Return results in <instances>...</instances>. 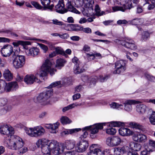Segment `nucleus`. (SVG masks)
I'll list each match as a JSON object with an SVG mask.
<instances>
[{"mask_svg": "<svg viewBox=\"0 0 155 155\" xmlns=\"http://www.w3.org/2000/svg\"><path fill=\"white\" fill-rule=\"evenodd\" d=\"M10 59L12 61L14 67L16 69L22 68L25 64V58L23 55L13 54L10 57Z\"/></svg>", "mask_w": 155, "mask_h": 155, "instance_id": "39448f33", "label": "nucleus"}, {"mask_svg": "<svg viewBox=\"0 0 155 155\" xmlns=\"http://www.w3.org/2000/svg\"><path fill=\"white\" fill-rule=\"evenodd\" d=\"M60 121L63 124H69L71 122V120L66 116H62L60 119Z\"/></svg>", "mask_w": 155, "mask_h": 155, "instance_id": "c9c22d12", "label": "nucleus"}, {"mask_svg": "<svg viewBox=\"0 0 155 155\" xmlns=\"http://www.w3.org/2000/svg\"><path fill=\"white\" fill-rule=\"evenodd\" d=\"M71 31H81V26L78 25H71Z\"/></svg>", "mask_w": 155, "mask_h": 155, "instance_id": "ea45409f", "label": "nucleus"}, {"mask_svg": "<svg viewBox=\"0 0 155 155\" xmlns=\"http://www.w3.org/2000/svg\"><path fill=\"white\" fill-rule=\"evenodd\" d=\"M120 152L122 155L124 153H126L129 149V147L127 146H124L122 147H120Z\"/></svg>", "mask_w": 155, "mask_h": 155, "instance_id": "603ef678", "label": "nucleus"}, {"mask_svg": "<svg viewBox=\"0 0 155 155\" xmlns=\"http://www.w3.org/2000/svg\"><path fill=\"white\" fill-rule=\"evenodd\" d=\"M85 70L83 68L82 64L81 63L79 65H75L74 68V71L75 74H79L83 72Z\"/></svg>", "mask_w": 155, "mask_h": 155, "instance_id": "5701e85b", "label": "nucleus"}, {"mask_svg": "<svg viewBox=\"0 0 155 155\" xmlns=\"http://www.w3.org/2000/svg\"><path fill=\"white\" fill-rule=\"evenodd\" d=\"M81 130V128H75L69 129V134H73L76 133Z\"/></svg>", "mask_w": 155, "mask_h": 155, "instance_id": "13d9d810", "label": "nucleus"}, {"mask_svg": "<svg viewBox=\"0 0 155 155\" xmlns=\"http://www.w3.org/2000/svg\"><path fill=\"white\" fill-rule=\"evenodd\" d=\"M55 10L59 13L63 14L67 12V10L64 8V5L63 0H60L58 4L55 6Z\"/></svg>", "mask_w": 155, "mask_h": 155, "instance_id": "6ab92c4d", "label": "nucleus"}, {"mask_svg": "<svg viewBox=\"0 0 155 155\" xmlns=\"http://www.w3.org/2000/svg\"><path fill=\"white\" fill-rule=\"evenodd\" d=\"M42 151L43 153L42 155H50L51 151L49 150V149L47 150L44 149Z\"/></svg>", "mask_w": 155, "mask_h": 155, "instance_id": "774afa93", "label": "nucleus"}, {"mask_svg": "<svg viewBox=\"0 0 155 155\" xmlns=\"http://www.w3.org/2000/svg\"><path fill=\"white\" fill-rule=\"evenodd\" d=\"M4 145L9 149L16 150L23 145L21 138L18 136L13 135L10 138H7L4 142Z\"/></svg>", "mask_w": 155, "mask_h": 155, "instance_id": "f03ea898", "label": "nucleus"}, {"mask_svg": "<svg viewBox=\"0 0 155 155\" xmlns=\"http://www.w3.org/2000/svg\"><path fill=\"white\" fill-rule=\"evenodd\" d=\"M88 146V141L85 140H83L77 144L75 149L78 152H83L87 150Z\"/></svg>", "mask_w": 155, "mask_h": 155, "instance_id": "dca6fc26", "label": "nucleus"}, {"mask_svg": "<svg viewBox=\"0 0 155 155\" xmlns=\"http://www.w3.org/2000/svg\"><path fill=\"white\" fill-rule=\"evenodd\" d=\"M87 56L88 60L89 61H91V59H94L95 57H98L101 58V55L99 53H97L95 54H87Z\"/></svg>", "mask_w": 155, "mask_h": 155, "instance_id": "f704fd0d", "label": "nucleus"}, {"mask_svg": "<svg viewBox=\"0 0 155 155\" xmlns=\"http://www.w3.org/2000/svg\"><path fill=\"white\" fill-rule=\"evenodd\" d=\"M28 150V148L26 147H24L23 145L22 146L17 150H18V153L20 154H23L26 152Z\"/></svg>", "mask_w": 155, "mask_h": 155, "instance_id": "c03bdc74", "label": "nucleus"}, {"mask_svg": "<svg viewBox=\"0 0 155 155\" xmlns=\"http://www.w3.org/2000/svg\"><path fill=\"white\" fill-rule=\"evenodd\" d=\"M132 138L135 142L140 143L145 142L147 140V136L140 132L133 133Z\"/></svg>", "mask_w": 155, "mask_h": 155, "instance_id": "f8f14e48", "label": "nucleus"}, {"mask_svg": "<svg viewBox=\"0 0 155 155\" xmlns=\"http://www.w3.org/2000/svg\"><path fill=\"white\" fill-rule=\"evenodd\" d=\"M53 65L49 60H46L41 67L39 71L35 75L33 74L26 75L24 78V81L28 84H31L34 82L40 83L41 81L38 78V76L40 77L45 76L49 73L51 76L54 74V72L56 70L54 69Z\"/></svg>", "mask_w": 155, "mask_h": 155, "instance_id": "f257e3e1", "label": "nucleus"}, {"mask_svg": "<svg viewBox=\"0 0 155 155\" xmlns=\"http://www.w3.org/2000/svg\"><path fill=\"white\" fill-rule=\"evenodd\" d=\"M7 102V100L5 98L0 99V108H3L2 107L5 105Z\"/></svg>", "mask_w": 155, "mask_h": 155, "instance_id": "5fc2aeb1", "label": "nucleus"}, {"mask_svg": "<svg viewBox=\"0 0 155 155\" xmlns=\"http://www.w3.org/2000/svg\"><path fill=\"white\" fill-rule=\"evenodd\" d=\"M126 62L123 60L117 61L115 64L116 70L113 71L114 74H119L125 70Z\"/></svg>", "mask_w": 155, "mask_h": 155, "instance_id": "9d476101", "label": "nucleus"}, {"mask_svg": "<svg viewBox=\"0 0 155 155\" xmlns=\"http://www.w3.org/2000/svg\"><path fill=\"white\" fill-rule=\"evenodd\" d=\"M18 88V85L16 82H12L7 84L4 81H0V94L5 91L7 92L16 90Z\"/></svg>", "mask_w": 155, "mask_h": 155, "instance_id": "7ed1b4c3", "label": "nucleus"}, {"mask_svg": "<svg viewBox=\"0 0 155 155\" xmlns=\"http://www.w3.org/2000/svg\"><path fill=\"white\" fill-rule=\"evenodd\" d=\"M59 124V123L58 122L52 124L50 130H49L50 132L52 134L57 133L58 132L57 129L58 127Z\"/></svg>", "mask_w": 155, "mask_h": 155, "instance_id": "c756f323", "label": "nucleus"}, {"mask_svg": "<svg viewBox=\"0 0 155 155\" xmlns=\"http://www.w3.org/2000/svg\"><path fill=\"white\" fill-rule=\"evenodd\" d=\"M83 5L86 8H91L94 3L93 0H83Z\"/></svg>", "mask_w": 155, "mask_h": 155, "instance_id": "2f4dec72", "label": "nucleus"}, {"mask_svg": "<svg viewBox=\"0 0 155 155\" xmlns=\"http://www.w3.org/2000/svg\"><path fill=\"white\" fill-rule=\"evenodd\" d=\"M61 82V85L62 86L67 85L69 84L70 83V81L68 80V78H64L63 79Z\"/></svg>", "mask_w": 155, "mask_h": 155, "instance_id": "09e8293b", "label": "nucleus"}, {"mask_svg": "<svg viewBox=\"0 0 155 155\" xmlns=\"http://www.w3.org/2000/svg\"><path fill=\"white\" fill-rule=\"evenodd\" d=\"M56 53V54H60L62 55H65L66 54L64 51L60 47H57L55 48L54 49Z\"/></svg>", "mask_w": 155, "mask_h": 155, "instance_id": "58836bf2", "label": "nucleus"}, {"mask_svg": "<svg viewBox=\"0 0 155 155\" xmlns=\"http://www.w3.org/2000/svg\"><path fill=\"white\" fill-rule=\"evenodd\" d=\"M13 52V47L11 45H6L1 48V53L3 57L9 56Z\"/></svg>", "mask_w": 155, "mask_h": 155, "instance_id": "f3484780", "label": "nucleus"}, {"mask_svg": "<svg viewBox=\"0 0 155 155\" xmlns=\"http://www.w3.org/2000/svg\"><path fill=\"white\" fill-rule=\"evenodd\" d=\"M3 76L5 79L7 81H11L13 78L12 75L8 70H6L4 72Z\"/></svg>", "mask_w": 155, "mask_h": 155, "instance_id": "7c9ffc66", "label": "nucleus"}, {"mask_svg": "<svg viewBox=\"0 0 155 155\" xmlns=\"http://www.w3.org/2000/svg\"><path fill=\"white\" fill-rule=\"evenodd\" d=\"M83 0H72V2H74L77 7H80L83 5Z\"/></svg>", "mask_w": 155, "mask_h": 155, "instance_id": "de8ad7c7", "label": "nucleus"}, {"mask_svg": "<svg viewBox=\"0 0 155 155\" xmlns=\"http://www.w3.org/2000/svg\"><path fill=\"white\" fill-rule=\"evenodd\" d=\"M66 61L63 59L59 58L56 60L55 66L58 69H60L61 67L64 66Z\"/></svg>", "mask_w": 155, "mask_h": 155, "instance_id": "c85d7f7f", "label": "nucleus"}, {"mask_svg": "<svg viewBox=\"0 0 155 155\" xmlns=\"http://www.w3.org/2000/svg\"><path fill=\"white\" fill-rule=\"evenodd\" d=\"M117 130L113 128L107 129L106 130V133L110 135H114L116 132Z\"/></svg>", "mask_w": 155, "mask_h": 155, "instance_id": "37998d69", "label": "nucleus"}, {"mask_svg": "<svg viewBox=\"0 0 155 155\" xmlns=\"http://www.w3.org/2000/svg\"><path fill=\"white\" fill-rule=\"evenodd\" d=\"M26 133L30 137H38L44 135L45 130L41 126H38L26 130Z\"/></svg>", "mask_w": 155, "mask_h": 155, "instance_id": "20e7f679", "label": "nucleus"}, {"mask_svg": "<svg viewBox=\"0 0 155 155\" xmlns=\"http://www.w3.org/2000/svg\"><path fill=\"white\" fill-rule=\"evenodd\" d=\"M145 75L147 79L149 81H153L155 80V78L153 76L150 75L147 73H145Z\"/></svg>", "mask_w": 155, "mask_h": 155, "instance_id": "bf43d9fd", "label": "nucleus"}, {"mask_svg": "<svg viewBox=\"0 0 155 155\" xmlns=\"http://www.w3.org/2000/svg\"><path fill=\"white\" fill-rule=\"evenodd\" d=\"M61 82L60 81H58L54 82L51 83L49 86L50 87H53L55 86L58 85H61Z\"/></svg>", "mask_w": 155, "mask_h": 155, "instance_id": "338daca9", "label": "nucleus"}, {"mask_svg": "<svg viewBox=\"0 0 155 155\" xmlns=\"http://www.w3.org/2000/svg\"><path fill=\"white\" fill-rule=\"evenodd\" d=\"M132 2V0H129V1L127 2L126 5L124 6H115L112 7V9L114 12L118 11L124 12L125 10L130 9L135 6L133 5Z\"/></svg>", "mask_w": 155, "mask_h": 155, "instance_id": "2eb2a0df", "label": "nucleus"}, {"mask_svg": "<svg viewBox=\"0 0 155 155\" xmlns=\"http://www.w3.org/2000/svg\"><path fill=\"white\" fill-rule=\"evenodd\" d=\"M111 126L113 127H119L124 125L123 123L120 121H114L111 122Z\"/></svg>", "mask_w": 155, "mask_h": 155, "instance_id": "49530a36", "label": "nucleus"}, {"mask_svg": "<svg viewBox=\"0 0 155 155\" xmlns=\"http://www.w3.org/2000/svg\"><path fill=\"white\" fill-rule=\"evenodd\" d=\"M0 132L2 134L8 135V138H9V136L10 137H11L14 134L13 128L12 127H9L7 125L0 128Z\"/></svg>", "mask_w": 155, "mask_h": 155, "instance_id": "ddd939ff", "label": "nucleus"}, {"mask_svg": "<svg viewBox=\"0 0 155 155\" xmlns=\"http://www.w3.org/2000/svg\"><path fill=\"white\" fill-rule=\"evenodd\" d=\"M75 142L74 140H66L64 144L63 145V147L65 149V150H71L73 149L75 147Z\"/></svg>", "mask_w": 155, "mask_h": 155, "instance_id": "4be33fe9", "label": "nucleus"}, {"mask_svg": "<svg viewBox=\"0 0 155 155\" xmlns=\"http://www.w3.org/2000/svg\"><path fill=\"white\" fill-rule=\"evenodd\" d=\"M97 77L95 76L94 77L92 78H91V80H90V85H92L94 86L96 84V83L97 81Z\"/></svg>", "mask_w": 155, "mask_h": 155, "instance_id": "e2e57ef3", "label": "nucleus"}, {"mask_svg": "<svg viewBox=\"0 0 155 155\" xmlns=\"http://www.w3.org/2000/svg\"><path fill=\"white\" fill-rule=\"evenodd\" d=\"M41 3L44 6L45 8H47L51 10L53 7V5H49L51 2V0H40Z\"/></svg>", "mask_w": 155, "mask_h": 155, "instance_id": "bb28decb", "label": "nucleus"}, {"mask_svg": "<svg viewBox=\"0 0 155 155\" xmlns=\"http://www.w3.org/2000/svg\"><path fill=\"white\" fill-rule=\"evenodd\" d=\"M52 93L51 90L50 89L40 94L37 98V102L42 103L43 105L48 104L49 102V99L52 95Z\"/></svg>", "mask_w": 155, "mask_h": 155, "instance_id": "423d86ee", "label": "nucleus"}, {"mask_svg": "<svg viewBox=\"0 0 155 155\" xmlns=\"http://www.w3.org/2000/svg\"><path fill=\"white\" fill-rule=\"evenodd\" d=\"M95 10L96 12V14L99 16H101L102 15L101 13V10L100 8L98 5H96L95 6Z\"/></svg>", "mask_w": 155, "mask_h": 155, "instance_id": "6e6d98bb", "label": "nucleus"}, {"mask_svg": "<svg viewBox=\"0 0 155 155\" xmlns=\"http://www.w3.org/2000/svg\"><path fill=\"white\" fill-rule=\"evenodd\" d=\"M25 53L28 56L35 57L39 54L40 51L38 48L33 47L26 50Z\"/></svg>", "mask_w": 155, "mask_h": 155, "instance_id": "aec40b11", "label": "nucleus"}, {"mask_svg": "<svg viewBox=\"0 0 155 155\" xmlns=\"http://www.w3.org/2000/svg\"><path fill=\"white\" fill-rule=\"evenodd\" d=\"M49 150L52 152L55 155H58L63 153L65 149L63 147V145L59 144L58 143L54 141H51L49 145Z\"/></svg>", "mask_w": 155, "mask_h": 155, "instance_id": "0eeeda50", "label": "nucleus"}, {"mask_svg": "<svg viewBox=\"0 0 155 155\" xmlns=\"http://www.w3.org/2000/svg\"><path fill=\"white\" fill-rule=\"evenodd\" d=\"M150 37L149 33L146 31H144L142 34L141 38L143 41H145Z\"/></svg>", "mask_w": 155, "mask_h": 155, "instance_id": "79ce46f5", "label": "nucleus"}, {"mask_svg": "<svg viewBox=\"0 0 155 155\" xmlns=\"http://www.w3.org/2000/svg\"><path fill=\"white\" fill-rule=\"evenodd\" d=\"M119 134L123 136L132 135L134 132L128 128L121 127L119 130Z\"/></svg>", "mask_w": 155, "mask_h": 155, "instance_id": "412c9836", "label": "nucleus"}, {"mask_svg": "<svg viewBox=\"0 0 155 155\" xmlns=\"http://www.w3.org/2000/svg\"><path fill=\"white\" fill-rule=\"evenodd\" d=\"M113 137L114 147L117 146L119 145L121 141L120 138L117 136H113Z\"/></svg>", "mask_w": 155, "mask_h": 155, "instance_id": "72a5a7b5", "label": "nucleus"}, {"mask_svg": "<svg viewBox=\"0 0 155 155\" xmlns=\"http://www.w3.org/2000/svg\"><path fill=\"white\" fill-rule=\"evenodd\" d=\"M114 152L115 155H122L121 152H120V147L114 148Z\"/></svg>", "mask_w": 155, "mask_h": 155, "instance_id": "4d7b16f0", "label": "nucleus"}, {"mask_svg": "<svg viewBox=\"0 0 155 155\" xmlns=\"http://www.w3.org/2000/svg\"><path fill=\"white\" fill-rule=\"evenodd\" d=\"M51 141L42 138L38 140L36 142V145L38 147L41 148L42 150L44 149L46 150L49 149L50 148L49 145H50Z\"/></svg>", "mask_w": 155, "mask_h": 155, "instance_id": "4468645a", "label": "nucleus"}, {"mask_svg": "<svg viewBox=\"0 0 155 155\" xmlns=\"http://www.w3.org/2000/svg\"><path fill=\"white\" fill-rule=\"evenodd\" d=\"M146 109L147 107L144 104H140L137 106V111L140 114H144L146 111Z\"/></svg>", "mask_w": 155, "mask_h": 155, "instance_id": "cd10ccee", "label": "nucleus"}, {"mask_svg": "<svg viewBox=\"0 0 155 155\" xmlns=\"http://www.w3.org/2000/svg\"><path fill=\"white\" fill-rule=\"evenodd\" d=\"M130 147L132 150L135 151L140 150L141 148V146L140 144L133 142L130 143Z\"/></svg>", "mask_w": 155, "mask_h": 155, "instance_id": "a878e982", "label": "nucleus"}, {"mask_svg": "<svg viewBox=\"0 0 155 155\" xmlns=\"http://www.w3.org/2000/svg\"><path fill=\"white\" fill-rule=\"evenodd\" d=\"M150 124L153 125H155V111H152L149 117Z\"/></svg>", "mask_w": 155, "mask_h": 155, "instance_id": "4c0bfd02", "label": "nucleus"}, {"mask_svg": "<svg viewBox=\"0 0 155 155\" xmlns=\"http://www.w3.org/2000/svg\"><path fill=\"white\" fill-rule=\"evenodd\" d=\"M24 39H26L27 40H33V41L35 40V41H40L41 42H42L43 43H44L47 44V45L48 44L49 42L48 41L46 40H42V39H36V38H30V37H25Z\"/></svg>", "mask_w": 155, "mask_h": 155, "instance_id": "a19ab883", "label": "nucleus"}, {"mask_svg": "<svg viewBox=\"0 0 155 155\" xmlns=\"http://www.w3.org/2000/svg\"><path fill=\"white\" fill-rule=\"evenodd\" d=\"M143 20L142 18H136L133 20L131 22L133 25H141L143 22Z\"/></svg>", "mask_w": 155, "mask_h": 155, "instance_id": "e433bc0d", "label": "nucleus"}, {"mask_svg": "<svg viewBox=\"0 0 155 155\" xmlns=\"http://www.w3.org/2000/svg\"><path fill=\"white\" fill-rule=\"evenodd\" d=\"M110 106L111 107L113 108H117L119 107L122 106V105L121 104H119L115 102H113L111 103L110 104Z\"/></svg>", "mask_w": 155, "mask_h": 155, "instance_id": "052dcab7", "label": "nucleus"}, {"mask_svg": "<svg viewBox=\"0 0 155 155\" xmlns=\"http://www.w3.org/2000/svg\"><path fill=\"white\" fill-rule=\"evenodd\" d=\"M129 125L132 126V127L136 130H139L140 132H143L145 131V128L143 127L140 124L135 122H131Z\"/></svg>", "mask_w": 155, "mask_h": 155, "instance_id": "b1692460", "label": "nucleus"}, {"mask_svg": "<svg viewBox=\"0 0 155 155\" xmlns=\"http://www.w3.org/2000/svg\"><path fill=\"white\" fill-rule=\"evenodd\" d=\"M106 125L107 126L110 124H109L108 123H98L92 126L86 127L84 128V129L86 130L90 129L91 134H93L97 133L99 129H103V126Z\"/></svg>", "mask_w": 155, "mask_h": 155, "instance_id": "1a4fd4ad", "label": "nucleus"}, {"mask_svg": "<svg viewBox=\"0 0 155 155\" xmlns=\"http://www.w3.org/2000/svg\"><path fill=\"white\" fill-rule=\"evenodd\" d=\"M140 103V102L139 101L134 100H128L124 103V109L127 111H130L132 109L131 105L138 104Z\"/></svg>", "mask_w": 155, "mask_h": 155, "instance_id": "a211bd4d", "label": "nucleus"}, {"mask_svg": "<svg viewBox=\"0 0 155 155\" xmlns=\"http://www.w3.org/2000/svg\"><path fill=\"white\" fill-rule=\"evenodd\" d=\"M129 0H117L118 4L122 5L124 6L125 5Z\"/></svg>", "mask_w": 155, "mask_h": 155, "instance_id": "3c124183", "label": "nucleus"}, {"mask_svg": "<svg viewBox=\"0 0 155 155\" xmlns=\"http://www.w3.org/2000/svg\"><path fill=\"white\" fill-rule=\"evenodd\" d=\"M38 45L39 47L43 50L44 53H46L48 50V47L45 45L41 43H38Z\"/></svg>", "mask_w": 155, "mask_h": 155, "instance_id": "864d4df0", "label": "nucleus"}, {"mask_svg": "<svg viewBox=\"0 0 155 155\" xmlns=\"http://www.w3.org/2000/svg\"><path fill=\"white\" fill-rule=\"evenodd\" d=\"M82 104H77V103L75 104H70L67 107H64L62 109V111L63 112H65V111L69 110L70 109H72V108H74L75 106H80Z\"/></svg>", "mask_w": 155, "mask_h": 155, "instance_id": "473e14b6", "label": "nucleus"}, {"mask_svg": "<svg viewBox=\"0 0 155 155\" xmlns=\"http://www.w3.org/2000/svg\"><path fill=\"white\" fill-rule=\"evenodd\" d=\"M87 155H104V151L97 148V144H92L90 147Z\"/></svg>", "mask_w": 155, "mask_h": 155, "instance_id": "9b49d317", "label": "nucleus"}, {"mask_svg": "<svg viewBox=\"0 0 155 155\" xmlns=\"http://www.w3.org/2000/svg\"><path fill=\"white\" fill-rule=\"evenodd\" d=\"M71 2H68L66 5L67 8L66 9L67 10V12L69 11L76 14H80V12L71 5Z\"/></svg>", "mask_w": 155, "mask_h": 155, "instance_id": "393cba45", "label": "nucleus"}, {"mask_svg": "<svg viewBox=\"0 0 155 155\" xmlns=\"http://www.w3.org/2000/svg\"><path fill=\"white\" fill-rule=\"evenodd\" d=\"M31 4L36 8L40 9L42 8V7L37 2H31Z\"/></svg>", "mask_w": 155, "mask_h": 155, "instance_id": "680f3d73", "label": "nucleus"}, {"mask_svg": "<svg viewBox=\"0 0 155 155\" xmlns=\"http://www.w3.org/2000/svg\"><path fill=\"white\" fill-rule=\"evenodd\" d=\"M106 143L109 146L113 147V137H108L106 140Z\"/></svg>", "mask_w": 155, "mask_h": 155, "instance_id": "a18cd8bd", "label": "nucleus"}, {"mask_svg": "<svg viewBox=\"0 0 155 155\" xmlns=\"http://www.w3.org/2000/svg\"><path fill=\"white\" fill-rule=\"evenodd\" d=\"M72 61L75 65H79L81 63L79 61L78 58L76 57H74L72 59Z\"/></svg>", "mask_w": 155, "mask_h": 155, "instance_id": "69168bd1", "label": "nucleus"}, {"mask_svg": "<svg viewBox=\"0 0 155 155\" xmlns=\"http://www.w3.org/2000/svg\"><path fill=\"white\" fill-rule=\"evenodd\" d=\"M81 31H82L85 33L87 34H90L92 32L91 29L89 28H84L82 26H81Z\"/></svg>", "mask_w": 155, "mask_h": 155, "instance_id": "8fccbe9b", "label": "nucleus"}, {"mask_svg": "<svg viewBox=\"0 0 155 155\" xmlns=\"http://www.w3.org/2000/svg\"><path fill=\"white\" fill-rule=\"evenodd\" d=\"M121 45L125 47L132 50L137 49V46L135 44V42L131 39L128 37L125 38L120 42Z\"/></svg>", "mask_w": 155, "mask_h": 155, "instance_id": "6e6552de", "label": "nucleus"}, {"mask_svg": "<svg viewBox=\"0 0 155 155\" xmlns=\"http://www.w3.org/2000/svg\"><path fill=\"white\" fill-rule=\"evenodd\" d=\"M56 44L55 43H53L49 41L48 44V45L50 49L51 50H54L55 48V45Z\"/></svg>", "mask_w": 155, "mask_h": 155, "instance_id": "0e129e2a", "label": "nucleus"}]
</instances>
